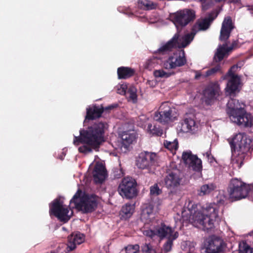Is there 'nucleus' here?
<instances>
[{"mask_svg":"<svg viewBox=\"0 0 253 253\" xmlns=\"http://www.w3.org/2000/svg\"><path fill=\"white\" fill-rule=\"evenodd\" d=\"M116 106H117V105H115V106L113 105H109V106L104 108V111L105 110H111L113 109V108H114Z\"/></svg>","mask_w":253,"mask_h":253,"instance_id":"52","label":"nucleus"},{"mask_svg":"<svg viewBox=\"0 0 253 253\" xmlns=\"http://www.w3.org/2000/svg\"><path fill=\"white\" fill-rule=\"evenodd\" d=\"M141 250L142 253H156L155 249L150 244H143L141 247Z\"/></svg>","mask_w":253,"mask_h":253,"instance_id":"44","label":"nucleus"},{"mask_svg":"<svg viewBox=\"0 0 253 253\" xmlns=\"http://www.w3.org/2000/svg\"><path fill=\"white\" fill-rule=\"evenodd\" d=\"M187 167L189 169H191L195 171L200 172L202 169V161L200 159L198 158L197 156L194 159H193L192 161L187 165Z\"/></svg>","mask_w":253,"mask_h":253,"instance_id":"30","label":"nucleus"},{"mask_svg":"<svg viewBox=\"0 0 253 253\" xmlns=\"http://www.w3.org/2000/svg\"><path fill=\"white\" fill-rule=\"evenodd\" d=\"M227 113L233 122L239 126L249 128L253 132V117L247 113L244 108V104L238 100L231 98L227 104Z\"/></svg>","mask_w":253,"mask_h":253,"instance_id":"2","label":"nucleus"},{"mask_svg":"<svg viewBox=\"0 0 253 253\" xmlns=\"http://www.w3.org/2000/svg\"><path fill=\"white\" fill-rule=\"evenodd\" d=\"M233 155L237 156L233 160L234 164L237 165L239 169L244 164L245 154L248 152L253 146L251 139L245 132H239L235 134L231 139H228Z\"/></svg>","mask_w":253,"mask_h":253,"instance_id":"4","label":"nucleus"},{"mask_svg":"<svg viewBox=\"0 0 253 253\" xmlns=\"http://www.w3.org/2000/svg\"><path fill=\"white\" fill-rule=\"evenodd\" d=\"M199 1L200 2H201L202 3H204L206 2V1H207V0H199Z\"/></svg>","mask_w":253,"mask_h":253,"instance_id":"56","label":"nucleus"},{"mask_svg":"<svg viewBox=\"0 0 253 253\" xmlns=\"http://www.w3.org/2000/svg\"><path fill=\"white\" fill-rule=\"evenodd\" d=\"M178 35H174L173 37L161 46L157 51V53L164 55L172 51L173 49L177 48Z\"/></svg>","mask_w":253,"mask_h":253,"instance_id":"20","label":"nucleus"},{"mask_svg":"<svg viewBox=\"0 0 253 253\" xmlns=\"http://www.w3.org/2000/svg\"><path fill=\"white\" fill-rule=\"evenodd\" d=\"M187 209L189 211L190 217L189 220L190 221V218L192 217L194 215L197 214L198 213H201L202 211H198L197 210V206L192 202H189L187 206Z\"/></svg>","mask_w":253,"mask_h":253,"instance_id":"43","label":"nucleus"},{"mask_svg":"<svg viewBox=\"0 0 253 253\" xmlns=\"http://www.w3.org/2000/svg\"><path fill=\"white\" fill-rule=\"evenodd\" d=\"M217 16V14L213 11L210 13L202 21H198L200 27V29L203 31L208 29Z\"/></svg>","mask_w":253,"mask_h":253,"instance_id":"26","label":"nucleus"},{"mask_svg":"<svg viewBox=\"0 0 253 253\" xmlns=\"http://www.w3.org/2000/svg\"><path fill=\"white\" fill-rule=\"evenodd\" d=\"M106 172L101 164H96L93 170V176L96 182L102 183L105 179Z\"/></svg>","mask_w":253,"mask_h":253,"instance_id":"22","label":"nucleus"},{"mask_svg":"<svg viewBox=\"0 0 253 253\" xmlns=\"http://www.w3.org/2000/svg\"><path fill=\"white\" fill-rule=\"evenodd\" d=\"M174 108H171L168 102H164L159 108L158 111L155 112L154 119L163 125L172 121L174 118L173 113Z\"/></svg>","mask_w":253,"mask_h":253,"instance_id":"12","label":"nucleus"},{"mask_svg":"<svg viewBox=\"0 0 253 253\" xmlns=\"http://www.w3.org/2000/svg\"><path fill=\"white\" fill-rule=\"evenodd\" d=\"M117 92L122 95L125 94L126 93V87L125 86L121 85L120 88L118 89Z\"/></svg>","mask_w":253,"mask_h":253,"instance_id":"50","label":"nucleus"},{"mask_svg":"<svg viewBox=\"0 0 253 253\" xmlns=\"http://www.w3.org/2000/svg\"><path fill=\"white\" fill-rule=\"evenodd\" d=\"M179 55L170 56L164 61L163 67L165 69L171 70L184 66L187 62L185 53L183 49Z\"/></svg>","mask_w":253,"mask_h":253,"instance_id":"14","label":"nucleus"},{"mask_svg":"<svg viewBox=\"0 0 253 253\" xmlns=\"http://www.w3.org/2000/svg\"><path fill=\"white\" fill-rule=\"evenodd\" d=\"M236 67L235 66L231 67L226 75L223 77V80H228L225 90L230 95L237 90L240 83V77L233 71V70Z\"/></svg>","mask_w":253,"mask_h":253,"instance_id":"13","label":"nucleus"},{"mask_svg":"<svg viewBox=\"0 0 253 253\" xmlns=\"http://www.w3.org/2000/svg\"><path fill=\"white\" fill-rule=\"evenodd\" d=\"M140 247L138 245H128L125 248L126 253H138Z\"/></svg>","mask_w":253,"mask_h":253,"instance_id":"46","label":"nucleus"},{"mask_svg":"<svg viewBox=\"0 0 253 253\" xmlns=\"http://www.w3.org/2000/svg\"><path fill=\"white\" fill-rule=\"evenodd\" d=\"M239 247V251L242 253H253V248H251L245 241L241 242Z\"/></svg>","mask_w":253,"mask_h":253,"instance_id":"42","label":"nucleus"},{"mask_svg":"<svg viewBox=\"0 0 253 253\" xmlns=\"http://www.w3.org/2000/svg\"><path fill=\"white\" fill-rule=\"evenodd\" d=\"M196 17L193 10L185 9L179 10L170 15L171 21L175 26L177 31L181 30Z\"/></svg>","mask_w":253,"mask_h":253,"instance_id":"7","label":"nucleus"},{"mask_svg":"<svg viewBox=\"0 0 253 253\" xmlns=\"http://www.w3.org/2000/svg\"><path fill=\"white\" fill-rule=\"evenodd\" d=\"M137 182L130 177L123 178L118 187L119 194L123 198L131 199L137 195Z\"/></svg>","mask_w":253,"mask_h":253,"instance_id":"8","label":"nucleus"},{"mask_svg":"<svg viewBox=\"0 0 253 253\" xmlns=\"http://www.w3.org/2000/svg\"><path fill=\"white\" fill-rule=\"evenodd\" d=\"M183 128L186 127L188 130L195 132L197 130L198 123L191 118H185L182 124Z\"/></svg>","mask_w":253,"mask_h":253,"instance_id":"28","label":"nucleus"},{"mask_svg":"<svg viewBox=\"0 0 253 253\" xmlns=\"http://www.w3.org/2000/svg\"><path fill=\"white\" fill-rule=\"evenodd\" d=\"M164 145L167 149L172 153H175L178 148V142L177 139H175L173 141L164 140Z\"/></svg>","mask_w":253,"mask_h":253,"instance_id":"32","label":"nucleus"},{"mask_svg":"<svg viewBox=\"0 0 253 253\" xmlns=\"http://www.w3.org/2000/svg\"><path fill=\"white\" fill-rule=\"evenodd\" d=\"M159 59L158 57L154 56L149 58L145 63V68L149 70H151L156 65L158 64Z\"/></svg>","mask_w":253,"mask_h":253,"instance_id":"38","label":"nucleus"},{"mask_svg":"<svg viewBox=\"0 0 253 253\" xmlns=\"http://www.w3.org/2000/svg\"><path fill=\"white\" fill-rule=\"evenodd\" d=\"M134 211V205L130 203H126L123 206L120 211L121 218L122 219L126 220L129 218L132 215Z\"/></svg>","mask_w":253,"mask_h":253,"instance_id":"27","label":"nucleus"},{"mask_svg":"<svg viewBox=\"0 0 253 253\" xmlns=\"http://www.w3.org/2000/svg\"><path fill=\"white\" fill-rule=\"evenodd\" d=\"M175 74L174 72H166L163 70H157L154 72V76L156 78H167Z\"/></svg>","mask_w":253,"mask_h":253,"instance_id":"40","label":"nucleus"},{"mask_svg":"<svg viewBox=\"0 0 253 253\" xmlns=\"http://www.w3.org/2000/svg\"><path fill=\"white\" fill-rule=\"evenodd\" d=\"M218 208L214 203L207 205L201 213L190 218V222L195 227L209 232L214 227V221L219 219Z\"/></svg>","mask_w":253,"mask_h":253,"instance_id":"3","label":"nucleus"},{"mask_svg":"<svg viewBox=\"0 0 253 253\" xmlns=\"http://www.w3.org/2000/svg\"><path fill=\"white\" fill-rule=\"evenodd\" d=\"M107 124L100 122L94 123L86 130H80V135L74 136V144L79 145L80 143H84L88 146H80L78 149L79 151L86 154L92 152V148H98L104 141L105 129L107 128Z\"/></svg>","mask_w":253,"mask_h":253,"instance_id":"1","label":"nucleus"},{"mask_svg":"<svg viewBox=\"0 0 253 253\" xmlns=\"http://www.w3.org/2000/svg\"><path fill=\"white\" fill-rule=\"evenodd\" d=\"M123 175V173L120 171V173H119L118 176H115V177L116 178H120V177L122 176Z\"/></svg>","mask_w":253,"mask_h":253,"instance_id":"53","label":"nucleus"},{"mask_svg":"<svg viewBox=\"0 0 253 253\" xmlns=\"http://www.w3.org/2000/svg\"><path fill=\"white\" fill-rule=\"evenodd\" d=\"M121 138L123 144L125 147H127L135 141L136 139V133L133 131L132 132L130 131H124L122 134Z\"/></svg>","mask_w":253,"mask_h":253,"instance_id":"25","label":"nucleus"},{"mask_svg":"<svg viewBox=\"0 0 253 253\" xmlns=\"http://www.w3.org/2000/svg\"><path fill=\"white\" fill-rule=\"evenodd\" d=\"M84 241V236L80 232L73 233L68 237L67 250L72 251L76 248L77 245H80Z\"/></svg>","mask_w":253,"mask_h":253,"instance_id":"17","label":"nucleus"},{"mask_svg":"<svg viewBox=\"0 0 253 253\" xmlns=\"http://www.w3.org/2000/svg\"><path fill=\"white\" fill-rule=\"evenodd\" d=\"M82 191L78 189L70 204H74V208L84 213H89L94 211L97 208V197L94 194H84L82 196Z\"/></svg>","mask_w":253,"mask_h":253,"instance_id":"5","label":"nucleus"},{"mask_svg":"<svg viewBox=\"0 0 253 253\" xmlns=\"http://www.w3.org/2000/svg\"><path fill=\"white\" fill-rule=\"evenodd\" d=\"M147 129L149 133L153 135L159 136H161L163 133V129L159 126H157L151 124H148Z\"/></svg>","mask_w":253,"mask_h":253,"instance_id":"34","label":"nucleus"},{"mask_svg":"<svg viewBox=\"0 0 253 253\" xmlns=\"http://www.w3.org/2000/svg\"><path fill=\"white\" fill-rule=\"evenodd\" d=\"M220 87L217 82H212L209 84L204 90V95L207 104H210L212 101L216 99L219 95Z\"/></svg>","mask_w":253,"mask_h":253,"instance_id":"15","label":"nucleus"},{"mask_svg":"<svg viewBox=\"0 0 253 253\" xmlns=\"http://www.w3.org/2000/svg\"><path fill=\"white\" fill-rule=\"evenodd\" d=\"M226 244L220 237L212 235L205 240L203 250L205 253H224Z\"/></svg>","mask_w":253,"mask_h":253,"instance_id":"10","label":"nucleus"},{"mask_svg":"<svg viewBox=\"0 0 253 253\" xmlns=\"http://www.w3.org/2000/svg\"><path fill=\"white\" fill-rule=\"evenodd\" d=\"M200 26L199 24V22L197 21L196 23L192 26L191 29V32L190 34H191L194 38L196 34V33L199 31H202L200 29Z\"/></svg>","mask_w":253,"mask_h":253,"instance_id":"47","label":"nucleus"},{"mask_svg":"<svg viewBox=\"0 0 253 253\" xmlns=\"http://www.w3.org/2000/svg\"><path fill=\"white\" fill-rule=\"evenodd\" d=\"M227 50L224 47H221L217 49L214 56V60L216 62H220L224 58Z\"/></svg>","mask_w":253,"mask_h":253,"instance_id":"39","label":"nucleus"},{"mask_svg":"<svg viewBox=\"0 0 253 253\" xmlns=\"http://www.w3.org/2000/svg\"><path fill=\"white\" fill-rule=\"evenodd\" d=\"M178 237V233L177 232H174L173 235L171 238H168L167 241L163 246V250L165 253L169 252L173 245V241L175 240Z\"/></svg>","mask_w":253,"mask_h":253,"instance_id":"33","label":"nucleus"},{"mask_svg":"<svg viewBox=\"0 0 253 253\" xmlns=\"http://www.w3.org/2000/svg\"><path fill=\"white\" fill-rule=\"evenodd\" d=\"M138 7L144 10H152L156 8V3L148 0H139L138 2Z\"/></svg>","mask_w":253,"mask_h":253,"instance_id":"31","label":"nucleus"},{"mask_svg":"<svg viewBox=\"0 0 253 253\" xmlns=\"http://www.w3.org/2000/svg\"><path fill=\"white\" fill-rule=\"evenodd\" d=\"M177 171H169L165 177L164 181L166 186L170 189H173L179 185L181 178Z\"/></svg>","mask_w":253,"mask_h":253,"instance_id":"18","label":"nucleus"},{"mask_svg":"<svg viewBox=\"0 0 253 253\" xmlns=\"http://www.w3.org/2000/svg\"><path fill=\"white\" fill-rule=\"evenodd\" d=\"M135 73V70L127 67L122 66L117 69V74L119 79H126L132 77Z\"/></svg>","mask_w":253,"mask_h":253,"instance_id":"24","label":"nucleus"},{"mask_svg":"<svg viewBox=\"0 0 253 253\" xmlns=\"http://www.w3.org/2000/svg\"><path fill=\"white\" fill-rule=\"evenodd\" d=\"M216 187L215 185L212 183L204 184L200 187V189L198 191V195L203 196L209 194L214 191Z\"/></svg>","mask_w":253,"mask_h":253,"instance_id":"29","label":"nucleus"},{"mask_svg":"<svg viewBox=\"0 0 253 253\" xmlns=\"http://www.w3.org/2000/svg\"><path fill=\"white\" fill-rule=\"evenodd\" d=\"M127 94L130 100H132L133 103L137 101V95L136 94V89L134 86H130L127 90Z\"/></svg>","mask_w":253,"mask_h":253,"instance_id":"41","label":"nucleus"},{"mask_svg":"<svg viewBox=\"0 0 253 253\" xmlns=\"http://www.w3.org/2000/svg\"><path fill=\"white\" fill-rule=\"evenodd\" d=\"M181 30L177 31L174 35H178L177 48L182 49L187 46L194 39V37L189 33L182 36Z\"/></svg>","mask_w":253,"mask_h":253,"instance_id":"21","label":"nucleus"},{"mask_svg":"<svg viewBox=\"0 0 253 253\" xmlns=\"http://www.w3.org/2000/svg\"><path fill=\"white\" fill-rule=\"evenodd\" d=\"M250 185V187H251V190H250V192H251V191H252V190L253 191V183L252 184H251V185Z\"/></svg>","mask_w":253,"mask_h":253,"instance_id":"54","label":"nucleus"},{"mask_svg":"<svg viewBox=\"0 0 253 253\" xmlns=\"http://www.w3.org/2000/svg\"><path fill=\"white\" fill-rule=\"evenodd\" d=\"M69 210L68 208L63 206V202L59 198L54 199L49 205V213L56 217L60 221L66 223L68 222L73 214H69Z\"/></svg>","mask_w":253,"mask_h":253,"instance_id":"9","label":"nucleus"},{"mask_svg":"<svg viewBox=\"0 0 253 253\" xmlns=\"http://www.w3.org/2000/svg\"><path fill=\"white\" fill-rule=\"evenodd\" d=\"M142 118H145V116L142 115V116H139L138 118H136L137 123V125L138 126H143V123L145 122L144 120H143V119Z\"/></svg>","mask_w":253,"mask_h":253,"instance_id":"49","label":"nucleus"},{"mask_svg":"<svg viewBox=\"0 0 253 253\" xmlns=\"http://www.w3.org/2000/svg\"><path fill=\"white\" fill-rule=\"evenodd\" d=\"M232 253H242L239 251V249L238 251H234Z\"/></svg>","mask_w":253,"mask_h":253,"instance_id":"55","label":"nucleus"},{"mask_svg":"<svg viewBox=\"0 0 253 253\" xmlns=\"http://www.w3.org/2000/svg\"><path fill=\"white\" fill-rule=\"evenodd\" d=\"M196 156L197 155L193 154L190 150L184 151L182 155V160L183 163L187 166Z\"/></svg>","mask_w":253,"mask_h":253,"instance_id":"35","label":"nucleus"},{"mask_svg":"<svg viewBox=\"0 0 253 253\" xmlns=\"http://www.w3.org/2000/svg\"><path fill=\"white\" fill-rule=\"evenodd\" d=\"M157 161V156L156 153L144 151L140 153L136 158V165L140 169H146L150 171L155 166Z\"/></svg>","mask_w":253,"mask_h":253,"instance_id":"11","label":"nucleus"},{"mask_svg":"<svg viewBox=\"0 0 253 253\" xmlns=\"http://www.w3.org/2000/svg\"><path fill=\"white\" fill-rule=\"evenodd\" d=\"M217 73H222L220 64H217L215 66L207 70L203 75V78L213 76Z\"/></svg>","mask_w":253,"mask_h":253,"instance_id":"36","label":"nucleus"},{"mask_svg":"<svg viewBox=\"0 0 253 253\" xmlns=\"http://www.w3.org/2000/svg\"><path fill=\"white\" fill-rule=\"evenodd\" d=\"M104 111L102 106L96 104L92 105L86 108L85 120H93L100 118Z\"/></svg>","mask_w":253,"mask_h":253,"instance_id":"19","label":"nucleus"},{"mask_svg":"<svg viewBox=\"0 0 253 253\" xmlns=\"http://www.w3.org/2000/svg\"><path fill=\"white\" fill-rule=\"evenodd\" d=\"M143 234L147 237H150L151 238H153L154 237L156 234V230H153L151 229L145 230L143 231Z\"/></svg>","mask_w":253,"mask_h":253,"instance_id":"48","label":"nucleus"},{"mask_svg":"<svg viewBox=\"0 0 253 253\" xmlns=\"http://www.w3.org/2000/svg\"><path fill=\"white\" fill-rule=\"evenodd\" d=\"M234 28V25L230 16L225 17L222 23L220 32L219 40L226 42L230 37L232 31Z\"/></svg>","mask_w":253,"mask_h":253,"instance_id":"16","label":"nucleus"},{"mask_svg":"<svg viewBox=\"0 0 253 253\" xmlns=\"http://www.w3.org/2000/svg\"><path fill=\"white\" fill-rule=\"evenodd\" d=\"M153 207L149 206L143 210L141 214V217L147 220L150 221L151 219L152 218L151 216L153 215Z\"/></svg>","mask_w":253,"mask_h":253,"instance_id":"37","label":"nucleus"},{"mask_svg":"<svg viewBox=\"0 0 253 253\" xmlns=\"http://www.w3.org/2000/svg\"><path fill=\"white\" fill-rule=\"evenodd\" d=\"M162 190L161 189L158 184L156 183L154 185L151 186L150 188V194L152 196H158L162 194Z\"/></svg>","mask_w":253,"mask_h":253,"instance_id":"45","label":"nucleus"},{"mask_svg":"<svg viewBox=\"0 0 253 253\" xmlns=\"http://www.w3.org/2000/svg\"><path fill=\"white\" fill-rule=\"evenodd\" d=\"M195 73H196V75L195 76V80H199L200 79V78L201 77L203 78V75L204 74H201L200 71H195Z\"/></svg>","mask_w":253,"mask_h":253,"instance_id":"51","label":"nucleus"},{"mask_svg":"<svg viewBox=\"0 0 253 253\" xmlns=\"http://www.w3.org/2000/svg\"><path fill=\"white\" fill-rule=\"evenodd\" d=\"M251 187L240 179L233 178L231 179L228 191L229 198L232 202L246 198L249 194Z\"/></svg>","mask_w":253,"mask_h":253,"instance_id":"6","label":"nucleus"},{"mask_svg":"<svg viewBox=\"0 0 253 253\" xmlns=\"http://www.w3.org/2000/svg\"><path fill=\"white\" fill-rule=\"evenodd\" d=\"M173 230L169 226H167L165 223H162L159 227L156 229L157 236L160 238L165 237L171 238L173 235Z\"/></svg>","mask_w":253,"mask_h":253,"instance_id":"23","label":"nucleus"}]
</instances>
